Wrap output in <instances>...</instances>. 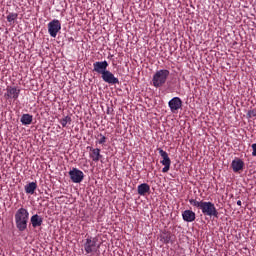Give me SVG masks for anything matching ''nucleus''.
I'll use <instances>...</instances> for the list:
<instances>
[{
	"mask_svg": "<svg viewBox=\"0 0 256 256\" xmlns=\"http://www.w3.org/2000/svg\"><path fill=\"white\" fill-rule=\"evenodd\" d=\"M107 67H109V62L106 60L94 62L93 72L101 75L104 83H108V85H119V78L115 77V74L107 70Z\"/></svg>",
	"mask_w": 256,
	"mask_h": 256,
	"instance_id": "obj_1",
	"label": "nucleus"
},
{
	"mask_svg": "<svg viewBox=\"0 0 256 256\" xmlns=\"http://www.w3.org/2000/svg\"><path fill=\"white\" fill-rule=\"evenodd\" d=\"M190 205L192 207H196V209H200L203 215H207L208 217H219V212L215 207L213 202H205L203 200L197 199H189Z\"/></svg>",
	"mask_w": 256,
	"mask_h": 256,
	"instance_id": "obj_2",
	"label": "nucleus"
},
{
	"mask_svg": "<svg viewBox=\"0 0 256 256\" xmlns=\"http://www.w3.org/2000/svg\"><path fill=\"white\" fill-rule=\"evenodd\" d=\"M15 223L18 231H25L29 223V211L23 207L18 209L15 213Z\"/></svg>",
	"mask_w": 256,
	"mask_h": 256,
	"instance_id": "obj_3",
	"label": "nucleus"
},
{
	"mask_svg": "<svg viewBox=\"0 0 256 256\" xmlns=\"http://www.w3.org/2000/svg\"><path fill=\"white\" fill-rule=\"evenodd\" d=\"M170 72L167 69H162L156 71L153 75L152 83L156 88L163 87L167 83V78L169 77Z\"/></svg>",
	"mask_w": 256,
	"mask_h": 256,
	"instance_id": "obj_4",
	"label": "nucleus"
},
{
	"mask_svg": "<svg viewBox=\"0 0 256 256\" xmlns=\"http://www.w3.org/2000/svg\"><path fill=\"white\" fill-rule=\"evenodd\" d=\"M83 247L86 255H89L90 253H97V250L100 247V245L97 244V237L93 238L91 236H88L85 239Z\"/></svg>",
	"mask_w": 256,
	"mask_h": 256,
	"instance_id": "obj_5",
	"label": "nucleus"
},
{
	"mask_svg": "<svg viewBox=\"0 0 256 256\" xmlns=\"http://www.w3.org/2000/svg\"><path fill=\"white\" fill-rule=\"evenodd\" d=\"M158 151L160 157H162L160 163L161 165H164V167L162 168V173H169V170L171 169V158H169V154H167V152L163 149L158 148Z\"/></svg>",
	"mask_w": 256,
	"mask_h": 256,
	"instance_id": "obj_6",
	"label": "nucleus"
},
{
	"mask_svg": "<svg viewBox=\"0 0 256 256\" xmlns=\"http://www.w3.org/2000/svg\"><path fill=\"white\" fill-rule=\"evenodd\" d=\"M68 175L72 181V183H81L83 179H85V174L83 171L77 169V168H72L69 172Z\"/></svg>",
	"mask_w": 256,
	"mask_h": 256,
	"instance_id": "obj_7",
	"label": "nucleus"
},
{
	"mask_svg": "<svg viewBox=\"0 0 256 256\" xmlns=\"http://www.w3.org/2000/svg\"><path fill=\"white\" fill-rule=\"evenodd\" d=\"M61 31V22L54 19L48 23V33L50 37H57V33Z\"/></svg>",
	"mask_w": 256,
	"mask_h": 256,
	"instance_id": "obj_8",
	"label": "nucleus"
},
{
	"mask_svg": "<svg viewBox=\"0 0 256 256\" xmlns=\"http://www.w3.org/2000/svg\"><path fill=\"white\" fill-rule=\"evenodd\" d=\"M171 113H177L183 107V101L179 97H174L168 102Z\"/></svg>",
	"mask_w": 256,
	"mask_h": 256,
	"instance_id": "obj_9",
	"label": "nucleus"
},
{
	"mask_svg": "<svg viewBox=\"0 0 256 256\" xmlns=\"http://www.w3.org/2000/svg\"><path fill=\"white\" fill-rule=\"evenodd\" d=\"M89 149L90 154L89 157L94 161V163H97L100 159L103 158V155H101V149L99 148H93V147H87Z\"/></svg>",
	"mask_w": 256,
	"mask_h": 256,
	"instance_id": "obj_10",
	"label": "nucleus"
},
{
	"mask_svg": "<svg viewBox=\"0 0 256 256\" xmlns=\"http://www.w3.org/2000/svg\"><path fill=\"white\" fill-rule=\"evenodd\" d=\"M19 93H21V90L16 87H8L6 90V95L8 99H14V101H16V99H19Z\"/></svg>",
	"mask_w": 256,
	"mask_h": 256,
	"instance_id": "obj_11",
	"label": "nucleus"
},
{
	"mask_svg": "<svg viewBox=\"0 0 256 256\" xmlns=\"http://www.w3.org/2000/svg\"><path fill=\"white\" fill-rule=\"evenodd\" d=\"M182 218L183 221H186V223H193V221H195L196 219V215L195 212H193V210H185L182 213Z\"/></svg>",
	"mask_w": 256,
	"mask_h": 256,
	"instance_id": "obj_12",
	"label": "nucleus"
},
{
	"mask_svg": "<svg viewBox=\"0 0 256 256\" xmlns=\"http://www.w3.org/2000/svg\"><path fill=\"white\" fill-rule=\"evenodd\" d=\"M232 169L234 173H239V171H243V167H245V162L243 160L237 158L232 161Z\"/></svg>",
	"mask_w": 256,
	"mask_h": 256,
	"instance_id": "obj_13",
	"label": "nucleus"
},
{
	"mask_svg": "<svg viewBox=\"0 0 256 256\" xmlns=\"http://www.w3.org/2000/svg\"><path fill=\"white\" fill-rule=\"evenodd\" d=\"M150 191H151V186H149V184H147V183H142V184L138 185V187H137V193L141 197H145V195L147 193H149Z\"/></svg>",
	"mask_w": 256,
	"mask_h": 256,
	"instance_id": "obj_14",
	"label": "nucleus"
},
{
	"mask_svg": "<svg viewBox=\"0 0 256 256\" xmlns=\"http://www.w3.org/2000/svg\"><path fill=\"white\" fill-rule=\"evenodd\" d=\"M30 221L32 223V227L34 228L41 227V225H43V218L38 214L33 215Z\"/></svg>",
	"mask_w": 256,
	"mask_h": 256,
	"instance_id": "obj_15",
	"label": "nucleus"
},
{
	"mask_svg": "<svg viewBox=\"0 0 256 256\" xmlns=\"http://www.w3.org/2000/svg\"><path fill=\"white\" fill-rule=\"evenodd\" d=\"M24 189L25 193H27L28 195H34L35 191L37 190V183L30 182L29 184L25 185Z\"/></svg>",
	"mask_w": 256,
	"mask_h": 256,
	"instance_id": "obj_16",
	"label": "nucleus"
},
{
	"mask_svg": "<svg viewBox=\"0 0 256 256\" xmlns=\"http://www.w3.org/2000/svg\"><path fill=\"white\" fill-rule=\"evenodd\" d=\"M20 121L22 125H31V123H33V116L30 114H23Z\"/></svg>",
	"mask_w": 256,
	"mask_h": 256,
	"instance_id": "obj_17",
	"label": "nucleus"
},
{
	"mask_svg": "<svg viewBox=\"0 0 256 256\" xmlns=\"http://www.w3.org/2000/svg\"><path fill=\"white\" fill-rule=\"evenodd\" d=\"M71 121H72L71 116H66L60 120V124L62 125V127H67L68 123L69 125H71Z\"/></svg>",
	"mask_w": 256,
	"mask_h": 256,
	"instance_id": "obj_18",
	"label": "nucleus"
},
{
	"mask_svg": "<svg viewBox=\"0 0 256 256\" xmlns=\"http://www.w3.org/2000/svg\"><path fill=\"white\" fill-rule=\"evenodd\" d=\"M171 233H164L161 236V241H163L165 244L171 243Z\"/></svg>",
	"mask_w": 256,
	"mask_h": 256,
	"instance_id": "obj_19",
	"label": "nucleus"
},
{
	"mask_svg": "<svg viewBox=\"0 0 256 256\" xmlns=\"http://www.w3.org/2000/svg\"><path fill=\"white\" fill-rule=\"evenodd\" d=\"M17 17H18L17 13H10L7 16L8 23H13V21H15V19H17Z\"/></svg>",
	"mask_w": 256,
	"mask_h": 256,
	"instance_id": "obj_20",
	"label": "nucleus"
},
{
	"mask_svg": "<svg viewBox=\"0 0 256 256\" xmlns=\"http://www.w3.org/2000/svg\"><path fill=\"white\" fill-rule=\"evenodd\" d=\"M107 142V137H105L103 134L98 135V143L99 145H103Z\"/></svg>",
	"mask_w": 256,
	"mask_h": 256,
	"instance_id": "obj_21",
	"label": "nucleus"
},
{
	"mask_svg": "<svg viewBox=\"0 0 256 256\" xmlns=\"http://www.w3.org/2000/svg\"><path fill=\"white\" fill-rule=\"evenodd\" d=\"M237 205H238L239 207H241V205H242L241 200H238V201H237Z\"/></svg>",
	"mask_w": 256,
	"mask_h": 256,
	"instance_id": "obj_22",
	"label": "nucleus"
}]
</instances>
